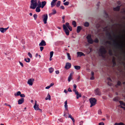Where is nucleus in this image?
Here are the masks:
<instances>
[{
    "label": "nucleus",
    "instance_id": "32",
    "mask_svg": "<svg viewBox=\"0 0 125 125\" xmlns=\"http://www.w3.org/2000/svg\"><path fill=\"white\" fill-rule=\"evenodd\" d=\"M61 4V1H58L57 3L56 4V6L57 7H59L60 5Z\"/></svg>",
    "mask_w": 125,
    "mask_h": 125
},
{
    "label": "nucleus",
    "instance_id": "11",
    "mask_svg": "<svg viewBox=\"0 0 125 125\" xmlns=\"http://www.w3.org/2000/svg\"><path fill=\"white\" fill-rule=\"evenodd\" d=\"M71 63L69 62H67L65 66V68L66 69H68L71 68Z\"/></svg>",
    "mask_w": 125,
    "mask_h": 125
},
{
    "label": "nucleus",
    "instance_id": "42",
    "mask_svg": "<svg viewBox=\"0 0 125 125\" xmlns=\"http://www.w3.org/2000/svg\"><path fill=\"white\" fill-rule=\"evenodd\" d=\"M98 113L99 115H101L102 113L101 110V109H99L98 111Z\"/></svg>",
    "mask_w": 125,
    "mask_h": 125
},
{
    "label": "nucleus",
    "instance_id": "19",
    "mask_svg": "<svg viewBox=\"0 0 125 125\" xmlns=\"http://www.w3.org/2000/svg\"><path fill=\"white\" fill-rule=\"evenodd\" d=\"M120 6H117L116 7L114 8L113 10L114 11H119L120 10Z\"/></svg>",
    "mask_w": 125,
    "mask_h": 125
},
{
    "label": "nucleus",
    "instance_id": "6",
    "mask_svg": "<svg viewBox=\"0 0 125 125\" xmlns=\"http://www.w3.org/2000/svg\"><path fill=\"white\" fill-rule=\"evenodd\" d=\"M86 38L87 39V41L89 43L91 44L93 43L94 41L91 38V35H88L86 37Z\"/></svg>",
    "mask_w": 125,
    "mask_h": 125
},
{
    "label": "nucleus",
    "instance_id": "5",
    "mask_svg": "<svg viewBox=\"0 0 125 125\" xmlns=\"http://www.w3.org/2000/svg\"><path fill=\"white\" fill-rule=\"evenodd\" d=\"M89 100L91 104L90 107H92V106L95 105L96 103L97 100L94 98H90L89 99Z\"/></svg>",
    "mask_w": 125,
    "mask_h": 125
},
{
    "label": "nucleus",
    "instance_id": "35",
    "mask_svg": "<svg viewBox=\"0 0 125 125\" xmlns=\"http://www.w3.org/2000/svg\"><path fill=\"white\" fill-rule=\"evenodd\" d=\"M67 56L68 59L69 60H71V56L70 55V54L69 53H67Z\"/></svg>",
    "mask_w": 125,
    "mask_h": 125
},
{
    "label": "nucleus",
    "instance_id": "31",
    "mask_svg": "<svg viewBox=\"0 0 125 125\" xmlns=\"http://www.w3.org/2000/svg\"><path fill=\"white\" fill-rule=\"evenodd\" d=\"M115 125H125V124L124 125V123L122 122H120L119 123H116L115 124Z\"/></svg>",
    "mask_w": 125,
    "mask_h": 125
},
{
    "label": "nucleus",
    "instance_id": "64",
    "mask_svg": "<svg viewBox=\"0 0 125 125\" xmlns=\"http://www.w3.org/2000/svg\"><path fill=\"white\" fill-rule=\"evenodd\" d=\"M105 14L106 16V18H107L108 16V14L106 12H105Z\"/></svg>",
    "mask_w": 125,
    "mask_h": 125
},
{
    "label": "nucleus",
    "instance_id": "18",
    "mask_svg": "<svg viewBox=\"0 0 125 125\" xmlns=\"http://www.w3.org/2000/svg\"><path fill=\"white\" fill-rule=\"evenodd\" d=\"M67 100L65 101L64 102V107L65 110L67 111H68V105H67Z\"/></svg>",
    "mask_w": 125,
    "mask_h": 125
},
{
    "label": "nucleus",
    "instance_id": "28",
    "mask_svg": "<svg viewBox=\"0 0 125 125\" xmlns=\"http://www.w3.org/2000/svg\"><path fill=\"white\" fill-rule=\"evenodd\" d=\"M49 72L51 73H52L54 71V69L52 67H51L49 69Z\"/></svg>",
    "mask_w": 125,
    "mask_h": 125
},
{
    "label": "nucleus",
    "instance_id": "38",
    "mask_svg": "<svg viewBox=\"0 0 125 125\" xmlns=\"http://www.w3.org/2000/svg\"><path fill=\"white\" fill-rule=\"evenodd\" d=\"M69 2L67 1L65 2L63 4L67 6L69 4Z\"/></svg>",
    "mask_w": 125,
    "mask_h": 125
},
{
    "label": "nucleus",
    "instance_id": "51",
    "mask_svg": "<svg viewBox=\"0 0 125 125\" xmlns=\"http://www.w3.org/2000/svg\"><path fill=\"white\" fill-rule=\"evenodd\" d=\"M99 125H104V124L103 122H101L99 123Z\"/></svg>",
    "mask_w": 125,
    "mask_h": 125
},
{
    "label": "nucleus",
    "instance_id": "26",
    "mask_svg": "<svg viewBox=\"0 0 125 125\" xmlns=\"http://www.w3.org/2000/svg\"><path fill=\"white\" fill-rule=\"evenodd\" d=\"M68 117L70 118L72 120L73 123H74L75 122V120L73 118V117L70 114H69V115Z\"/></svg>",
    "mask_w": 125,
    "mask_h": 125
},
{
    "label": "nucleus",
    "instance_id": "45",
    "mask_svg": "<svg viewBox=\"0 0 125 125\" xmlns=\"http://www.w3.org/2000/svg\"><path fill=\"white\" fill-rule=\"evenodd\" d=\"M38 6H39L40 7L42 3L41 2H40V0H38Z\"/></svg>",
    "mask_w": 125,
    "mask_h": 125
},
{
    "label": "nucleus",
    "instance_id": "54",
    "mask_svg": "<svg viewBox=\"0 0 125 125\" xmlns=\"http://www.w3.org/2000/svg\"><path fill=\"white\" fill-rule=\"evenodd\" d=\"M106 43H107L109 44H111V42L110 41H107L106 42Z\"/></svg>",
    "mask_w": 125,
    "mask_h": 125
},
{
    "label": "nucleus",
    "instance_id": "56",
    "mask_svg": "<svg viewBox=\"0 0 125 125\" xmlns=\"http://www.w3.org/2000/svg\"><path fill=\"white\" fill-rule=\"evenodd\" d=\"M19 62L20 63V65L22 67H23V64L20 61H19Z\"/></svg>",
    "mask_w": 125,
    "mask_h": 125
},
{
    "label": "nucleus",
    "instance_id": "33",
    "mask_svg": "<svg viewBox=\"0 0 125 125\" xmlns=\"http://www.w3.org/2000/svg\"><path fill=\"white\" fill-rule=\"evenodd\" d=\"M89 23L88 22H85L84 25V26L86 27H88L89 26Z\"/></svg>",
    "mask_w": 125,
    "mask_h": 125
},
{
    "label": "nucleus",
    "instance_id": "24",
    "mask_svg": "<svg viewBox=\"0 0 125 125\" xmlns=\"http://www.w3.org/2000/svg\"><path fill=\"white\" fill-rule=\"evenodd\" d=\"M21 92L20 91L17 92L16 93H15L14 94V95L15 96L17 97L19 95L20 96L21 94Z\"/></svg>",
    "mask_w": 125,
    "mask_h": 125
},
{
    "label": "nucleus",
    "instance_id": "9",
    "mask_svg": "<svg viewBox=\"0 0 125 125\" xmlns=\"http://www.w3.org/2000/svg\"><path fill=\"white\" fill-rule=\"evenodd\" d=\"M39 104H37L36 103H35L33 106V108L34 109L36 110H39L41 112H42V110L41 109H40L39 107Z\"/></svg>",
    "mask_w": 125,
    "mask_h": 125
},
{
    "label": "nucleus",
    "instance_id": "1",
    "mask_svg": "<svg viewBox=\"0 0 125 125\" xmlns=\"http://www.w3.org/2000/svg\"><path fill=\"white\" fill-rule=\"evenodd\" d=\"M113 42V45L115 46L117 48L121 49L123 51L124 47V45L123 44H120L116 40H114Z\"/></svg>",
    "mask_w": 125,
    "mask_h": 125
},
{
    "label": "nucleus",
    "instance_id": "39",
    "mask_svg": "<svg viewBox=\"0 0 125 125\" xmlns=\"http://www.w3.org/2000/svg\"><path fill=\"white\" fill-rule=\"evenodd\" d=\"M33 17L34 18V19L35 20H36V19L37 18V15L36 14H34L33 15Z\"/></svg>",
    "mask_w": 125,
    "mask_h": 125
},
{
    "label": "nucleus",
    "instance_id": "12",
    "mask_svg": "<svg viewBox=\"0 0 125 125\" xmlns=\"http://www.w3.org/2000/svg\"><path fill=\"white\" fill-rule=\"evenodd\" d=\"M46 43L44 40H42L41 42L39 44V46H44L46 45Z\"/></svg>",
    "mask_w": 125,
    "mask_h": 125
},
{
    "label": "nucleus",
    "instance_id": "25",
    "mask_svg": "<svg viewBox=\"0 0 125 125\" xmlns=\"http://www.w3.org/2000/svg\"><path fill=\"white\" fill-rule=\"evenodd\" d=\"M45 100H51V96L48 93V94L47 97L45 98Z\"/></svg>",
    "mask_w": 125,
    "mask_h": 125
},
{
    "label": "nucleus",
    "instance_id": "49",
    "mask_svg": "<svg viewBox=\"0 0 125 125\" xmlns=\"http://www.w3.org/2000/svg\"><path fill=\"white\" fill-rule=\"evenodd\" d=\"M121 84V83L120 81H118L117 84L118 85H120Z\"/></svg>",
    "mask_w": 125,
    "mask_h": 125
},
{
    "label": "nucleus",
    "instance_id": "29",
    "mask_svg": "<svg viewBox=\"0 0 125 125\" xmlns=\"http://www.w3.org/2000/svg\"><path fill=\"white\" fill-rule=\"evenodd\" d=\"M55 2L52 0L51 3V7H53L55 5Z\"/></svg>",
    "mask_w": 125,
    "mask_h": 125
},
{
    "label": "nucleus",
    "instance_id": "58",
    "mask_svg": "<svg viewBox=\"0 0 125 125\" xmlns=\"http://www.w3.org/2000/svg\"><path fill=\"white\" fill-rule=\"evenodd\" d=\"M50 87H50V86L49 85L48 86H47L46 87L45 89H49V88H50Z\"/></svg>",
    "mask_w": 125,
    "mask_h": 125
},
{
    "label": "nucleus",
    "instance_id": "63",
    "mask_svg": "<svg viewBox=\"0 0 125 125\" xmlns=\"http://www.w3.org/2000/svg\"><path fill=\"white\" fill-rule=\"evenodd\" d=\"M73 88L76 89V86L75 84H74L73 85Z\"/></svg>",
    "mask_w": 125,
    "mask_h": 125
},
{
    "label": "nucleus",
    "instance_id": "21",
    "mask_svg": "<svg viewBox=\"0 0 125 125\" xmlns=\"http://www.w3.org/2000/svg\"><path fill=\"white\" fill-rule=\"evenodd\" d=\"M82 29V28L80 26H78L77 28V32L78 33H79L81 31Z\"/></svg>",
    "mask_w": 125,
    "mask_h": 125
},
{
    "label": "nucleus",
    "instance_id": "52",
    "mask_svg": "<svg viewBox=\"0 0 125 125\" xmlns=\"http://www.w3.org/2000/svg\"><path fill=\"white\" fill-rule=\"evenodd\" d=\"M40 50L41 51H42L43 50L44 47L42 46H41L40 47Z\"/></svg>",
    "mask_w": 125,
    "mask_h": 125
},
{
    "label": "nucleus",
    "instance_id": "13",
    "mask_svg": "<svg viewBox=\"0 0 125 125\" xmlns=\"http://www.w3.org/2000/svg\"><path fill=\"white\" fill-rule=\"evenodd\" d=\"M24 101V98H21L20 99H19L18 101V104H20L23 103Z\"/></svg>",
    "mask_w": 125,
    "mask_h": 125
},
{
    "label": "nucleus",
    "instance_id": "61",
    "mask_svg": "<svg viewBox=\"0 0 125 125\" xmlns=\"http://www.w3.org/2000/svg\"><path fill=\"white\" fill-rule=\"evenodd\" d=\"M68 91L69 92H72V90L70 88H68Z\"/></svg>",
    "mask_w": 125,
    "mask_h": 125
},
{
    "label": "nucleus",
    "instance_id": "30",
    "mask_svg": "<svg viewBox=\"0 0 125 125\" xmlns=\"http://www.w3.org/2000/svg\"><path fill=\"white\" fill-rule=\"evenodd\" d=\"M72 24L73 26L74 27H76V22L74 21H73L72 22Z\"/></svg>",
    "mask_w": 125,
    "mask_h": 125
},
{
    "label": "nucleus",
    "instance_id": "3",
    "mask_svg": "<svg viewBox=\"0 0 125 125\" xmlns=\"http://www.w3.org/2000/svg\"><path fill=\"white\" fill-rule=\"evenodd\" d=\"M31 4L30 8L32 9H34L38 5L36 0H31Z\"/></svg>",
    "mask_w": 125,
    "mask_h": 125
},
{
    "label": "nucleus",
    "instance_id": "34",
    "mask_svg": "<svg viewBox=\"0 0 125 125\" xmlns=\"http://www.w3.org/2000/svg\"><path fill=\"white\" fill-rule=\"evenodd\" d=\"M0 31L2 33H4L5 32L4 28H0Z\"/></svg>",
    "mask_w": 125,
    "mask_h": 125
},
{
    "label": "nucleus",
    "instance_id": "48",
    "mask_svg": "<svg viewBox=\"0 0 125 125\" xmlns=\"http://www.w3.org/2000/svg\"><path fill=\"white\" fill-rule=\"evenodd\" d=\"M21 97H25V95L24 94H21L20 96Z\"/></svg>",
    "mask_w": 125,
    "mask_h": 125
},
{
    "label": "nucleus",
    "instance_id": "62",
    "mask_svg": "<svg viewBox=\"0 0 125 125\" xmlns=\"http://www.w3.org/2000/svg\"><path fill=\"white\" fill-rule=\"evenodd\" d=\"M60 7L63 10H64L65 9L64 7L63 6H61Z\"/></svg>",
    "mask_w": 125,
    "mask_h": 125
},
{
    "label": "nucleus",
    "instance_id": "44",
    "mask_svg": "<svg viewBox=\"0 0 125 125\" xmlns=\"http://www.w3.org/2000/svg\"><path fill=\"white\" fill-rule=\"evenodd\" d=\"M112 62L113 63V65H116V63L115 62V60L114 59H113L112 60Z\"/></svg>",
    "mask_w": 125,
    "mask_h": 125
},
{
    "label": "nucleus",
    "instance_id": "8",
    "mask_svg": "<svg viewBox=\"0 0 125 125\" xmlns=\"http://www.w3.org/2000/svg\"><path fill=\"white\" fill-rule=\"evenodd\" d=\"M94 93L96 95H101V92L100 89L98 88H97L95 90Z\"/></svg>",
    "mask_w": 125,
    "mask_h": 125
},
{
    "label": "nucleus",
    "instance_id": "57",
    "mask_svg": "<svg viewBox=\"0 0 125 125\" xmlns=\"http://www.w3.org/2000/svg\"><path fill=\"white\" fill-rule=\"evenodd\" d=\"M58 120L61 122H63V120L61 119H59Z\"/></svg>",
    "mask_w": 125,
    "mask_h": 125
},
{
    "label": "nucleus",
    "instance_id": "46",
    "mask_svg": "<svg viewBox=\"0 0 125 125\" xmlns=\"http://www.w3.org/2000/svg\"><path fill=\"white\" fill-rule=\"evenodd\" d=\"M72 79V77L69 76L68 78V80L69 82H70Z\"/></svg>",
    "mask_w": 125,
    "mask_h": 125
},
{
    "label": "nucleus",
    "instance_id": "60",
    "mask_svg": "<svg viewBox=\"0 0 125 125\" xmlns=\"http://www.w3.org/2000/svg\"><path fill=\"white\" fill-rule=\"evenodd\" d=\"M54 84L53 83H51L50 85H49V86H50V87H51V86H52Z\"/></svg>",
    "mask_w": 125,
    "mask_h": 125
},
{
    "label": "nucleus",
    "instance_id": "40",
    "mask_svg": "<svg viewBox=\"0 0 125 125\" xmlns=\"http://www.w3.org/2000/svg\"><path fill=\"white\" fill-rule=\"evenodd\" d=\"M50 57H51V58H52L53 55V51H51L50 52Z\"/></svg>",
    "mask_w": 125,
    "mask_h": 125
},
{
    "label": "nucleus",
    "instance_id": "37",
    "mask_svg": "<svg viewBox=\"0 0 125 125\" xmlns=\"http://www.w3.org/2000/svg\"><path fill=\"white\" fill-rule=\"evenodd\" d=\"M109 53L110 55H113V53L111 49H110L109 51Z\"/></svg>",
    "mask_w": 125,
    "mask_h": 125
},
{
    "label": "nucleus",
    "instance_id": "59",
    "mask_svg": "<svg viewBox=\"0 0 125 125\" xmlns=\"http://www.w3.org/2000/svg\"><path fill=\"white\" fill-rule=\"evenodd\" d=\"M107 80L108 81H111V79L110 78H109V77L107 78Z\"/></svg>",
    "mask_w": 125,
    "mask_h": 125
},
{
    "label": "nucleus",
    "instance_id": "2",
    "mask_svg": "<svg viewBox=\"0 0 125 125\" xmlns=\"http://www.w3.org/2000/svg\"><path fill=\"white\" fill-rule=\"evenodd\" d=\"M70 26L69 23L67 22L65 23V25L63 24V29L65 32L66 34L67 35H69V31L67 27Z\"/></svg>",
    "mask_w": 125,
    "mask_h": 125
},
{
    "label": "nucleus",
    "instance_id": "20",
    "mask_svg": "<svg viewBox=\"0 0 125 125\" xmlns=\"http://www.w3.org/2000/svg\"><path fill=\"white\" fill-rule=\"evenodd\" d=\"M40 8H41V7H40L39 6H38V7H36V10L35 11H36L37 12H39L41 11V10L40 9Z\"/></svg>",
    "mask_w": 125,
    "mask_h": 125
},
{
    "label": "nucleus",
    "instance_id": "53",
    "mask_svg": "<svg viewBox=\"0 0 125 125\" xmlns=\"http://www.w3.org/2000/svg\"><path fill=\"white\" fill-rule=\"evenodd\" d=\"M119 102L120 103V104L122 105L123 104H124V103L122 101H119Z\"/></svg>",
    "mask_w": 125,
    "mask_h": 125
},
{
    "label": "nucleus",
    "instance_id": "43",
    "mask_svg": "<svg viewBox=\"0 0 125 125\" xmlns=\"http://www.w3.org/2000/svg\"><path fill=\"white\" fill-rule=\"evenodd\" d=\"M28 55L29 56V57L30 58H32V54L30 53V52H29L28 53Z\"/></svg>",
    "mask_w": 125,
    "mask_h": 125
},
{
    "label": "nucleus",
    "instance_id": "14",
    "mask_svg": "<svg viewBox=\"0 0 125 125\" xmlns=\"http://www.w3.org/2000/svg\"><path fill=\"white\" fill-rule=\"evenodd\" d=\"M41 5L40 7H41L42 8H43L44 7V6L46 5V2L45 1H42L41 2Z\"/></svg>",
    "mask_w": 125,
    "mask_h": 125
},
{
    "label": "nucleus",
    "instance_id": "22",
    "mask_svg": "<svg viewBox=\"0 0 125 125\" xmlns=\"http://www.w3.org/2000/svg\"><path fill=\"white\" fill-rule=\"evenodd\" d=\"M120 99V98L118 96L115 97L113 99V100L115 101H118Z\"/></svg>",
    "mask_w": 125,
    "mask_h": 125
},
{
    "label": "nucleus",
    "instance_id": "27",
    "mask_svg": "<svg viewBox=\"0 0 125 125\" xmlns=\"http://www.w3.org/2000/svg\"><path fill=\"white\" fill-rule=\"evenodd\" d=\"M74 68L77 70H79L80 69L81 67L78 65H75L74 66Z\"/></svg>",
    "mask_w": 125,
    "mask_h": 125
},
{
    "label": "nucleus",
    "instance_id": "23",
    "mask_svg": "<svg viewBox=\"0 0 125 125\" xmlns=\"http://www.w3.org/2000/svg\"><path fill=\"white\" fill-rule=\"evenodd\" d=\"M56 13V10L55 9H53L52 10V12L49 15H54Z\"/></svg>",
    "mask_w": 125,
    "mask_h": 125
},
{
    "label": "nucleus",
    "instance_id": "41",
    "mask_svg": "<svg viewBox=\"0 0 125 125\" xmlns=\"http://www.w3.org/2000/svg\"><path fill=\"white\" fill-rule=\"evenodd\" d=\"M94 42L95 43H97L99 42V40L97 38H96L94 40Z\"/></svg>",
    "mask_w": 125,
    "mask_h": 125
},
{
    "label": "nucleus",
    "instance_id": "10",
    "mask_svg": "<svg viewBox=\"0 0 125 125\" xmlns=\"http://www.w3.org/2000/svg\"><path fill=\"white\" fill-rule=\"evenodd\" d=\"M34 81V79H29L28 82V83L30 85H32L33 84V83Z\"/></svg>",
    "mask_w": 125,
    "mask_h": 125
},
{
    "label": "nucleus",
    "instance_id": "16",
    "mask_svg": "<svg viewBox=\"0 0 125 125\" xmlns=\"http://www.w3.org/2000/svg\"><path fill=\"white\" fill-rule=\"evenodd\" d=\"M106 35L108 36V39L110 40H112L113 38H112V36L110 33H108L106 34Z\"/></svg>",
    "mask_w": 125,
    "mask_h": 125
},
{
    "label": "nucleus",
    "instance_id": "7",
    "mask_svg": "<svg viewBox=\"0 0 125 125\" xmlns=\"http://www.w3.org/2000/svg\"><path fill=\"white\" fill-rule=\"evenodd\" d=\"M43 21L44 22V23L46 24L47 23V21L48 19V15L47 14H44L43 15Z\"/></svg>",
    "mask_w": 125,
    "mask_h": 125
},
{
    "label": "nucleus",
    "instance_id": "15",
    "mask_svg": "<svg viewBox=\"0 0 125 125\" xmlns=\"http://www.w3.org/2000/svg\"><path fill=\"white\" fill-rule=\"evenodd\" d=\"M77 54L78 56L81 57L82 56H85V55L83 53L81 52H77Z\"/></svg>",
    "mask_w": 125,
    "mask_h": 125
},
{
    "label": "nucleus",
    "instance_id": "55",
    "mask_svg": "<svg viewBox=\"0 0 125 125\" xmlns=\"http://www.w3.org/2000/svg\"><path fill=\"white\" fill-rule=\"evenodd\" d=\"M94 76H92V77L90 78V79L91 80H94Z\"/></svg>",
    "mask_w": 125,
    "mask_h": 125
},
{
    "label": "nucleus",
    "instance_id": "50",
    "mask_svg": "<svg viewBox=\"0 0 125 125\" xmlns=\"http://www.w3.org/2000/svg\"><path fill=\"white\" fill-rule=\"evenodd\" d=\"M73 91L75 92V93H76V92H78L77 90L76 89L73 88Z\"/></svg>",
    "mask_w": 125,
    "mask_h": 125
},
{
    "label": "nucleus",
    "instance_id": "4",
    "mask_svg": "<svg viewBox=\"0 0 125 125\" xmlns=\"http://www.w3.org/2000/svg\"><path fill=\"white\" fill-rule=\"evenodd\" d=\"M106 51L103 46H102L99 50V55L102 57L103 55L106 53Z\"/></svg>",
    "mask_w": 125,
    "mask_h": 125
},
{
    "label": "nucleus",
    "instance_id": "17",
    "mask_svg": "<svg viewBox=\"0 0 125 125\" xmlns=\"http://www.w3.org/2000/svg\"><path fill=\"white\" fill-rule=\"evenodd\" d=\"M76 95V98L78 99L79 98L81 97L82 96V95L81 94H79L78 92H76L75 93Z\"/></svg>",
    "mask_w": 125,
    "mask_h": 125
},
{
    "label": "nucleus",
    "instance_id": "47",
    "mask_svg": "<svg viewBox=\"0 0 125 125\" xmlns=\"http://www.w3.org/2000/svg\"><path fill=\"white\" fill-rule=\"evenodd\" d=\"M68 29H69V30L70 31H72V27L71 26H69L68 27H67Z\"/></svg>",
    "mask_w": 125,
    "mask_h": 125
},
{
    "label": "nucleus",
    "instance_id": "36",
    "mask_svg": "<svg viewBox=\"0 0 125 125\" xmlns=\"http://www.w3.org/2000/svg\"><path fill=\"white\" fill-rule=\"evenodd\" d=\"M30 59L29 58H28L26 59V58L24 59V61L27 62H30Z\"/></svg>",
    "mask_w": 125,
    "mask_h": 125
}]
</instances>
